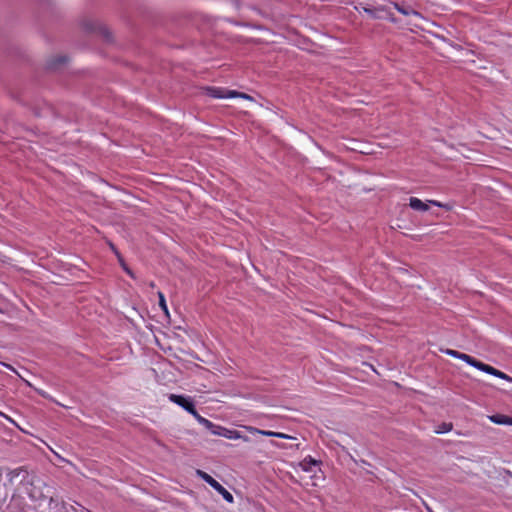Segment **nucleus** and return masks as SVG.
<instances>
[{"label":"nucleus","mask_w":512,"mask_h":512,"mask_svg":"<svg viewBox=\"0 0 512 512\" xmlns=\"http://www.w3.org/2000/svg\"><path fill=\"white\" fill-rule=\"evenodd\" d=\"M196 474L202 480L208 483L213 489H215L219 494H221L228 503H233V495L227 489H225L218 481H216L212 476L199 469L196 470Z\"/></svg>","instance_id":"obj_2"},{"label":"nucleus","mask_w":512,"mask_h":512,"mask_svg":"<svg viewBox=\"0 0 512 512\" xmlns=\"http://www.w3.org/2000/svg\"><path fill=\"white\" fill-rule=\"evenodd\" d=\"M300 466L306 472L315 473L318 468V462L309 456L303 459Z\"/></svg>","instance_id":"obj_11"},{"label":"nucleus","mask_w":512,"mask_h":512,"mask_svg":"<svg viewBox=\"0 0 512 512\" xmlns=\"http://www.w3.org/2000/svg\"><path fill=\"white\" fill-rule=\"evenodd\" d=\"M117 258H119V261L122 262V258H120L119 252H116Z\"/></svg>","instance_id":"obj_20"},{"label":"nucleus","mask_w":512,"mask_h":512,"mask_svg":"<svg viewBox=\"0 0 512 512\" xmlns=\"http://www.w3.org/2000/svg\"><path fill=\"white\" fill-rule=\"evenodd\" d=\"M225 430L226 427L215 424V428L212 429L211 434L222 437V433H224Z\"/></svg>","instance_id":"obj_17"},{"label":"nucleus","mask_w":512,"mask_h":512,"mask_svg":"<svg viewBox=\"0 0 512 512\" xmlns=\"http://www.w3.org/2000/svg\"><path fill=\"white\" fill-rule=\"evenodd\" d=\"M395 9H397L401 14L405 15V16H409V15H414V16H417V17H420V13L417 12L416 10L408 7V8H405L401 5H399L398 3H394L393 4Z\"/></svg>","instance_id":"obj_13"},{"label":"nucleus","mask_w":512,"mask_h":512,"mask_svg":"<svg viewBox=\"0 0 512 512\" xmlns=\"http://www.w3.org/2000/svg\"><path fill=\"white\" fill-rule=\"evenodd\" d=\"M196 419V421L203 425L206 429H208L210 432L212 431L213 428H215V424L213 422H211L210 420L202 417L199 413L196 414V416L194 417Z\"/></svg>","instance_id":"obj_14"},{"label":"nucleus","mask_w":512,"mask_h":512,"mask_svg":"<svg viewBox=\"0 0 512 512\" xmlns=\"http://www.w3.org/2000/svg\"><path fill=\"white\" fill-rule=\"evenodd\" d=\"M117 258H119V261L122 262V258H120L119 252H116Z\"/></svg>","instance_id":"obj_21"},{"label":"nucleus","mask_w":512,"mask_h":512,"mask_svg":"<svg viewBox=\"0 0 512 512\" xmlns=\"http://www.w3.org/2000/svg\"><path fill=\"white\" fill-rule=\"evenodd\" d=\"M222 437L232 440L242 439L245 442L249 441V438L246 436H243L239 431L237 430H231L226 428L225 432L222 433Z\"/></svg>","instance_id":"obj_12"},{"label":"nucleus","mask_w":512,"mask_h":512,"mask_svg":"<svg viewBox=\"0 0 512 512\" xmlns=\"http://www.w3.org/2000/svg\"><path fill=\"white\" fill-rule=\"evenodd\" d=\"M353 151H354V153L358 152L360 154H368L369 153L367 151H364V150L356 148V147L353 148Z\"/></svg>","instance_id":"obj_18"},{"label":"nucleus","mask_w":512,"mask_h":512,"mask_svg":"<svg viewBox=\"0 0 512 512\" xmlns=\"http://www.w3.org/2000/svg\"><path fill=\"white\" fill-rule=\"evenodd\" d=\"M207 94L210 97L216 98V99H226V98L240 97V98L247 99V100H250V101L253 100V98L250 95H248V94L240 93V92H237V91H234V90H227V89H224V88H218V87L208 88L207 89Z\"/></svg>","instance_id":"obj_3"},{"label":"nucleus","mask_w":512,"mask_h":512,"mask_svg":"<svg viewBox=\"0 0 512 512\" xmlns=\"http://www.w3.org/2000/svg\"><path fill=\"white\" fill-rule=\"evenodd\" d=\"M31 476L32 475H30L29 472L22 467L8 470L6 473V479L9 485H14L16 481L19 480L20 484L24 486L26 484V480H28Z\"/></svg>","instance_id":"obj_5"},{"label":"nucleus","mask_w":512,"mask_h":512,"mask_svg":"<svg viewBox=\"0 0 512 512\" xmlns=\"http://www.w3.org/2000/svg\"><path fill=\"white\" fill-rule=\"evenodd\" d=\"M244 428H245V430H247L251 434H260V435H264V436H267V437H277V438H282V439H292V437L290 435H287V434L282 433V432H274V431H269V430H261V429H258L256 427H253V426H244Z\"/></svg>","instance_id":"obj_8"},{"label":"nucleus","mask_w":512,"mask_h":512,"mask_svg":"<svg viewBox=\"0 0 512 512\" xmlns=\"http://www.w3.org/2000/svg\"><path fill=\"white\" fill-rule=\"evenodd\" d=\"M488 419L497 425H509L512 426V417H509L504 414H494L488 416Z\"/></svg>","instance_id":"obj_10"},{"label":"nucleus","mask_w":512,"mask_h":512,"mask_svg":"<svg viewBox=\"0 0 512 512\" xmlns=\"http://www.w3.org/2000/svg\"><path fill=\"white\" fill-rule=\"evenodd\" d=\"M429 204L431 205H434V206H437V207H440V208H444L446 210H450L451 207L447 204H443L439 201H436V200H429L427 203L423 202L422 200H420L419 198H416V197H411L409 199V206L413 209V210H416V211H422V212H425L429 209Z\"/></svg>","instance_id":"obj_4"},{"label":"nucleus","mask_w":512,"mask_h":512,"mask_svg":"<svg viewBox=\"0 0 512 512\" xmlns=\"http://www.w3.org/2000/svg\"><path fill=\"white\" fill-rule=\"evenodd\" d=\"M452 430V424L451 423H443L436 429L437 434H444Z\"/></svg>","instance_id":"obj_15"},{"label":"nucleus","mask_w":512,"mask_h":512,"mask_svg":"<svg viewBox=\"0 0 512 512\" xmlns=\"http://www.w3.org/2000/svg\"><path fill=\"white\" fill-rule=\"evenodd\" d=\"M117 258H119V261L122 262V258H120L119 252H116Z\"/></svg>","instance_id":"obj_19"},{"label":"nucleus","mask_w":512,"mask_h":512,"mask_svg":"<svg viewBox=\"0 0 512 512\" xmlns=\"http://www.w3.org/2000/svg\"><path fill=\"white\" fill-rule=\"evenodd\" d=\"M476 369L512 383V377L483 362L477 363Z\"/></svg>","instance_id":"obj_7"},{"label":"nucleus","mask_w":512,"mask_h":512,"mask_svg":"<svg viewBox=\"0 0 512 512\" xmlns=\"http://www.w3.org/2000/svg\"><path fill=\"white\" fill-rule=\"evenodd\" d=\"M444 353H446L447 355H449L451 357L460 359V360L466 362L468 365H470V366H472L474 368H477V363L480 362V361L476 360L475 358L471 357L470 355L458 352L456 350L446 349L444 351Z\"/></svg>","instance_id":"obj_9"},{"label":"nucleus","mask_w":512,"mask_h":512,"mask_svg":"<svg viewBox=\"0 0 512 512\" xmlns=\"http://www.w3.org/2000/svg\"><path fill=\"white\" fill-rule=\"evenodd\" d=\"M169 400L180 407H182L184 410H186L188 413H190L193 417L198 414V412L195 409L194 403L190 397H185L182 395L177 394H170L168 396Z\"/></svg>","instance_id":"obj_6"},{"label":"nucleus","mask_w":512,"mask_h":512,"mask_svg":"<svg viewBox=\"0 0 512 512\" xmlns=\"http://www.w3.org/2000/svg\"><path fill=\"white\" fill-rule=\"evenodd\" d=\"M158 296H159V306L167 314L168 313V308H167L165 297H164L163 293L162 292H158Z\"/></svg>","instance_id":"obj_16"},{"label":"nucleus","mask_w":512,"mask_h":512,"mask_svg":"<svg viewBox=\"0 0 512 512\" xmlns=\"http://www.w3.org/2000/svg\"><path fill=\"white\" fill-rule=\"evenodd\" d=\"M23 487L29 499L35 504V506H42L46 502L51 505L55 502L53 497H50L45 493V489L48 488L47 484L33 475L26 480V484Z\"/></svg>","instance_id":"obj_1"}]
</instances>
